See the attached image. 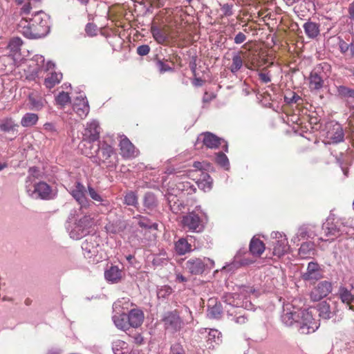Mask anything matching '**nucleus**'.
Wrapping results in <instances>:
<instances>
[{"label": "nucleus", "instance_id": "5701e85b", "mask_svg": "<svg viewBox=\"0 0 354 354\" xmlns=\"http://www.w3.org/2000/svg\"><path fill=\"white\" fill-rule=\"evenodd\" d=\"M120 153L124 158H131L133 156V144L125 136H121L120 140Z\"/></svg>", "mask_w": 354, "mask_h": 354}, {"label": "nucleus", "instance_id": "473e14b6", "mask_svg": "<svg viewBox=\"0 0 354 354\" xmlns=\"http://www.w3.org/2000/svg\"><path fill=\"white\" fill-rule=\"evenodd\" d=\"M191 245L187 242L186 239L181 238L175 243V250L178 254L183 255L191 251Z\"/></svg>", "mask_w": 354, "mask_h": 354}, {"label": "nucleus", "instance_id": "a211bd4d", "mask_svg": "<svg viewBox=\"0 0 354 354\" xmlns=\"http://www.w3.org/2000/svg\"><path fill=\"white\" fill-rule=\"evenodd\" d=\"M86 192L85 187L80 182L75 183V187L71 192L72 196L80 205L81 208H86L89 206V201L85 196Z\"/></svg>", "mask_w": 354, "mask_h": 354}, {"label": "nucleus", "instance_id": "052dcab7", "mask_svg": "<svg viewBox=\"0 0 354 354\" xmlns=\"http://www.w3.org/2000/svg\"><path fill=\"white\" fill-rule=\"evenodd\" d=\"M150 51V47L147 45H142L137 48V53L141 56L147 55Z\"/></svg>", "mask_w": 354, "mask_h": 354}, {"label": "nucleus", "instance_id": "393cba45", "mask_svg": "<svg viewBox=\"0 0 354 354\" xmlns=\"http://www.w3.org/2000/svg\"><path fill=\"white\" fill-rule=\"evenodd\" d=\"M222 300L226 305L233 308L242 306V298L239 293H225L222 297Z\"/></svg>", "mask_w": 354, "mask_h": 354}, {"label": "nucleus", "instance_id": "2eb2a0df", "mask_svg": "<svg viewBox=\"0 0 354 354\" xmlns=\"http://www.w3.org/2000/svg\"><path fill=\"white\" fill-rule=\"evenodd\" d=\"M100 129L98 122L93 120L88 123L83 132V140L89 144L97 141L100 138Z\"/></svg>", "mask_w": 354, "mask_h": 354}, {"label": "nucleus", "instance_id": "bb28decb", "mask_svg": "<svg viewBox=\"0 0 354 354\" xmlns=\"http://www.w3.org/2000/svg\"><path fill=\"white\" fill-rule=\"evenodd\" d=\"M338 295L342 301L346 304L349 306V309L354 310V294L345 287L341 286Z\"/></svg>", "mask_w": 354, "mask_h": 354}, {"label": "nucleus", "instance_id": "f3484780", "mask_svg": "<svg viewBox=\"0 0 354 354\" xmlns=\"http://www.w3.org/2000/svg\"><path fill=\"white\" fill-rule=\"evenodd\" d=\"M133 313V310H131L129 313V315L125 313H122L119 315H114L113 319L115 326L123 330L124 331L129 330V333H127L129 336H131V328L132 327V324L131 322L130 317Z\"/></svg>", "mask_w": 354, "mask_h": 354}, {"label": "nucleus", "instance_id": "6e6d98bb", "mask_svg": "<svg viewBox=\"0 0 354 354\" xmlns=\"http://www.w3.org/2000/svg\"><path fill=\"white\" fill-rule=\"evenodd\" d=\"M351 88L345 86H339L337 87L338 95L343 97H349Z\"/></svg>", "mask_w": 354, "mask_h": 354}, {"label": "nucleus", "instance_id": "20e7f679", "mask_svg": "<svg viewBox=\"0 0 354 354\" xmlns=\"http://www.w3.org/2000/svg\"><path fill=\"white\" fill-rule=\"evenodd\" d=\"M330 66L326 62L317 64L310 72L309 86L311 90L319 91L323 88L324 80L330 75Z\"/></svg>", "mask_w": 354, "mask_h": 354}, {"label": "nucleus", "instance_id": "f03ea898", "mask_svg": "<svg viewBox=\"0 0 354 354\" xmlns=\"http://www.w3.org/2000/svg\"><path fill=\"white\" fill-rule=\"evenodd\" d=\"M185 311L188 314V317L183 319L177 310L165 312L162 317L161 321L166 330L171 333L180 331L185 324L193 321L192 311L187 306H185Z\"/></svg>", "mask_w": 354, "mask_h": 354}, {"label": "nucleus", "instance_id": "e433bc0d", "mask_svg": "<svg viewBox=\"0 0 354 354\" xmlns=\"http://www.w3.org/2000/svg\"><path fill=\"white\" fill-rule=\"evenodd\" d=\"M243 59L239 53H234L232 56V63L230 67V71L235 74L243 66Z\"/></svg>", "mask_w": 354, "mask_h": 354}, {"label": "nucleus", "instance_id": "e2e57ef3", "mask_svg": "<svg viewBox=\"0 0 354 354\" xmlns=\"http://www.w3.org/2000/svg\"><path fill=\"white\" fill-rule=\"evenodd\" d=\"M160 255H162L163 257H160V256H156L153 259L152 262H153V265L160 266L161 263H163L164 261H167V257H165L166 256L165 253L161 254Z\"/></svg>", "mask_w": 354, "mask_h": 354}, {"label": "nucleus", "instance_id": "09e8293b", "mask_svg": "<svg viewBox=\"0 0 354 354\" xmlns=\"http://www.w3.org/2000/svg\"><path fill=\"white\" fill-rule=\"evenodd\" d=\"M170 354H185V351L180 343H175L171 346Z\"/></svg>", "mask_w": 354, "mask_h": 354}, {"label": "nucleus", "instance_id": "b1692460", "mask_svg": "<svg viewBox=\"0 0 354 354\" xmlns=\"http://www.w3.org/2000/svg\"><path fill=\"white\" fill-rule=\"evenodd\" d=\"M73 109L81 118L86 117L89 112L88 102L83 98H77L73 105Z\"/></svg>", "mask_w": 354, "mask_h": 354}, {"label": "nucleus", "instance_id": "4c0bfd02", "mask_svg": "<svg viewBox=\"0 0 354 354\" xmlns=\"http://www.w3.org/2000/svg\"><path fill=\"white\" fill-rule=\"evenodd\" d=\"M62 74L53 73L50 74L49 77L45 79L44 84L47 88H51L53 86H55L57 84L59 83Z\"/></svg>", "mask_w": 354, "mask_h": 354}, {"label": "nucleus", "instance_id": "c9c22d12", "mask_svg": "<svg viewBox=\"0 0 354 354\" xmlns=\"http://www.w3.org/2000/svg\"><path fill=\"white\" fill-rule=\"evenodd\" d=\"M38 115L35 113H27L21 119V124L23 127H31L37 123Z\"/></svg>", "mask_w": 354, "mask_h": 354}, {"label": "nucleus", "instance_id": "cd10ccee", "mask_svg": "<svg viewBox=\"0 0 354 354\" xmlns=\"http://www.w3.org/2000/svg\"><path fill=\"white\" fill-rule=\"evenodd\" d=\"M265 245L259 239L253 237L250 243V253L257 257H259L265 250Z\"/></svg>", "mask_w": 354, "mask_h": 354}, {"label": "nucleus", "instance_id": "6e6552de", "mask_svg": "<svg viewBox=\"0 0 354 354\" xmlns=\"http://www.w3.org/2000/svg\"><path fill=\"white\" fill-rule=\"evenodd\" d=\"M94 221L89 215H85L75 224V228L70 232V236L74 239H80L87 234L88 230L93 225Z\"/></svg>", "mask_w": 354, "mask_h": 354}, {"label": "nucleus", "instance_id": "338daca9", "mask_svg": "<svg viewBox=\"0 0 354 354\" xmlns=\"http://www.w3.org/2000/svg\"><path fill=\"white\" fill-rule=\"evenodd\" d=\"M247 319H248L245 315H239L237 317L234 316L232 318V320H234L236 323L239 324H245L246 322Z\"/></svg>", "mask_w": 354, "mask_h": 354}, {"label": "nucleus", "instance_id": "4be33fe9", "mask_svg": "<svg viewBox=\"0 0 354 354\" xmlns=\"http://www.w3.org/2000/svg\"><path fill=\"white\" fill-rule=\"evenodd\" d=\"M203 138V145L209 149H217L223 140L211 132H205L200 136Z\"/></svg>", "mask_w": 354, "mask_h": 354}, {"label": "nucleus", "instance_id": "9b49d317", "mask_svg": "<svg viewBox=\"0 0 354 354\" xmlns=\"http://www.w3.org/2000/svg\"><path fill=\"white\" fill-rule=\"evenodd\" d=\"M30 196L36 198H39L44 200H49L53 198V193L51 187L45 182L35 183L34 189L28 190Z\"/></svg>", "mask_w": 354, "mask_h": 354}, {"label": "nucleus", "instance_id": "72a5a7b5", "mask_svg": "<svg viewBox=\"0 0 354 354\" xmlns=\"http://www.w3.org/2000/svg\"><path fill=\"white\" fill-rule=\"evenodd\" d=\"M301 258L306 259L314 254V245L311 242L304 243L299 250Z\"/></svg>", "mask_w": 354, "mask_h": 354}, {"label": "nucleus", "instance_id": "3c124183", "mask_svg": "<svg viewBox=\"0 0 354 354\" xmlns=\"http://www.w3.org/2000/svg\"><path fill=\"white\" fill-rule=\"evenodd\" d=\"M156 66L160 73L173 71V68L171 66H169L168 64H165L164 62L160 59L157 61Z\"/></svg>", "mask_w": 354, "mask_h": 354}, {"label": "nucleus", "instance_id": "6ab92c4d", "mask_svg": "<svg viewBox=\"0 0 354 354\" xmlns=\"http://www.w3.org/2000/svg\"><path fill=\"white\" fill-rule=\"evenodd\" d=\"M344 131L339 124H333L326 133V138L330 143H339L344 140Z\"/></svg>", "mask_w": 354, "mask_h": 354}, {"label": "nucleus", "instance_id": "c85d7f7f", "mask_svg": "<svg viewBox=\"0 0 354 354\" xmlns=\"http://www.w3.org/2000/svg\"><path fill=\"white\" fill-rule=\"evenodd\" d=\"M105 279L113 283L118 282L122 277V270L117 266H112L104 272Z\"/></svg>", "mask_w": 354, "mask_h": 354}, {"label": "nucleus", "instance_id": "603ef678", "mask_svg": "<svg viewBox=\"0 0 354 354\" xmlns=\"http://www.w3.org/2000/svg\"><path fill=\"white\" fill-rule=\"evenodd\" d=\"M97 26L94 24L88 23L86 26L85 31L88 36L93 37L97 34Z\"/></svg>", "mask_w": 354, "mask_h": 354}, {"label": "nucleus", "instance_id": "7c9ffc66", "mask_svg": "<svg viewBox=\"0 0 354 354\" xmlns=\"http://www.w3.org/2000/svg\"><path fill=\"white\" fill-rule=\"evenodd\" d=\"M23 41L20 37H15L10 39L8 44V49L10 50L9 56L14 57L16 54L19 53Z\"/></svg>", "mask_w": 354, "mask_h": 354}, {"label": "nucleus", "instance_id": "f8f14e48", "mask_svg": "<svg viewBox=\"0 0 354 354\" xmlns=\"http://www.w3.org/2000/svg\"><path fill=\"white\" fill-rule=\"evenodd\" d=\"M332 291V284L327 281L319 282L310 292V297L313 301H317L326 297Z\"/></svg>", "mask_w": 354, "mask_h": 354}, {"label": "nucleus", "instance_id": "a878e982", "mask_svg": "<svg viewBox=\"0 0 354 354\" xmlns=\"http://www.w3.org/2000/svg\"><path fill=\"white\" fill-rule=\"evenodd\" d=\"M313 310H316L319 317L324 319H329L333 315L330 304L326 301L319 303L316 308H313Z\"/></svg>", "mask_w": 354, "mask_h": 354}, {"label": "nucleus", "instance_id": "c756f323", "mask_svg": "<svg viewBox=\"0 0 354 354\" xmlns=\"http://www.w3.org/2000/svg\"><path fill=\"white\" fill-rule=\"evenodd\" d=\"M303 28L306 35L310 39L315 38L319 34V26L315 22L308 21L304 24Z\"/></svg>", "mask_w": 354, "mask_h": 354}, {"label": "nucleus", "instance_id": "2f4dec72", "mask_svg": "<svg viewBox=\"0 0 354 354\" xmlns=\"http://www.w3.org/2000/svg\"><path fill=\"white\" fill-rule=\"evenodd\" d=\"M167 202L170 210L174 214H178L184 207L183 203L179 202L176 196L175 195L168 194Z\"/></svg>", "mask_w": 354, "mask_h": 354}, {"label": "nucleus", "instance_id": "a18cd8bd", "mask_svg": "<svg viewBox=\"0 0 354 354\" xmlns=\"http://www.w3.org/2000/svg\"><path fill=\"white\" fill-rule=\"evenodd\" d=\"M216 162L223 167L228 169L229 167V160L226 155L223 152H219L216 154Z\"/></svg>", "mask_w": 354, "mask_h": 354}, {"label": "nucleus", "instance_id": "5fc2aeb1", "mask_svg": "<svg viewBox=\"0 0 354 354\" xmlns=\"http://www.w3.org/2000/svg\"><path fill=\"white\" fill-rule=\"evenodd\" d=\"M351 88L345 86H339L337 87L338 95L343 97H349Z\"/></svg>", "mask_w": 354, "mask_h": 354}, {"label": "nucleus", "instance_id": "69168bd1", "mask_svg": "<svg viewBox=\"0 0 354 354\" xmlns=\"http://www.w3.org/2000/svg\"><path fill=\"white\" fill-rule=\"evenodd\" d=\"M259 77L261 81L263 83L267 84L271 81V78L268 73L261 72L259 73Z\"/></svg>", "mask_w": 354, "mask_h": 354}, {"label": "nucleus", "instance_id": "bf43d9fd", "mask_svg": "<svg viewBox=\"0 0 354 354\" xmlns=\"http://www.w3.org/2000/svg\"><path fill=\"white\" fill-rule=\"evenodd\" d=\"M291 97L285 96L284 100L288 104H292V103H297L299 100H301V97L297 95L295 93H291Z\"/></svg>", "mask_w": 354, "mask_h": 354}, {"label": "nucleus", "instance_id": "1a4fd4ad", "mask_svg": "<svg viewBox=\"0 0 354 354\" xmlns=\"http://www.w3.org/2000/svg\"><path fill=\"white\" fill-rule=\"evenodd\" d=\"M301 309L291 305H286L281 315V321L287 326H295L298 328L299 313Z\"/></svg>", "mask_w": 354, "mask_h": 354}, {"label": "nucleus", "instance_id": "39448f33", "mask_svg": "<svg viewBox=\"0 0 354 354\" xmlns=\"http://www.w3.org/2000/svg\"><path fill=\"white\" fill-rule=\"evenodd\" d=\"M313 308L300 310L297 330L301 334H310L314 333L319 327V320L313 316Z\"/></svg>", "mask_w": 354, "mask_h": 354}, {"label": "nucleus", "instance_id": "79ce46f5", "mask_svg": "<svg viewBox=\"0 0 354 354\" xmlns=\"http://www.w3.org/2000/svg\"><path fill=\"white\" fill-rule=\"evenodd\" d=\"M29 101L32 105V108L36 110L41 109L44 106V100L41 97L30 95Z\"/></svg>", "mask_w": 354, "mask_h": 354}, {"label": "nucleus", "instance_id": "8fccbe9b", "mask_svg": "<svg viewBox=\"0 0 354 354\" xmlns=\"http://www.w3.org/2000/svg\"><path fill=\"white\" fill-rule=\"evenodd\" d=\"M172 292V289L169 286H163L158 291V297L159 298H165L169 296Z\"/></svg>", "mask_w": 354, "mask_h": 354}, {"label": "nucleus", "instance_id": "ddd939ff", "mask_svg": "<svg viewBox=\"0 0 354 354\" xmlns=\"http://www.w3.org/2000/svg\"><path fill=\"white\" fill-rule=\"evenodd\" d=\"M271 236L276 240L273 242V254L278 257L284 255L288 250L287 239L278 232H272Z\"/></svg>", "mask_w": 354, "mask_h": 354}, {"label": "nucleus", "instance_id": "37998d69", "mask_svg": "<svg viewBox=\"0 0 354 354\" xmlns=\"http://www.w3.org/2000/svg\"><path fill=\"white\" fill-rule=\"evenodd\" d=\"M145 319L144 313L140 309L134 308V328L140 326Z\"/></svg>", "mask_w": 354, "mask_h": 354}, {"label": "nucleus", "instance_id": "0e129e2a", "mask_svg": "<svg viewBox=\"0 0 354 354\" xmlns=\"http://www.w3.org/2000/svg\"><path fill=\"white\" fill-rule=\"evenodd\" d=\"M246 40V36L241 32H239L234 37V43L236 44H241Z\"/></svg>", "mask_w": 354, "mask_h": 354}, {"label": "nucleus", "instance_id": "4d7b16f0", "mask_svg": "<svg viewBox=\"0 0 354 354\" xmlns=\"http://www.w3.org/2000/svg\"><path fill=\"white\" fill-rule=\"evenodd\" d=\"M88 192L91 198L94 201H96L97 202H100L102 201L100 194H97V192L94 189V188H93L90 185L88 186Z\"/></svg>", "mask_w": 354, "mask_h": 354}, {"label": "nucleus", "instance_id": "7ed1b4c3", "mask_svg": "<svg viewBox=\"0 0 354 354\" xmlns=\"http://www.w3.org/2000/svg\"><path fill=\"white\" fill-rule=\"evenodd\" d=\"M322 230L326 236L327 240L333 241L335 239L343 234H353L354 227L349 220L345 218L337 220V221H330L328 219L322 225Z\"/></svg>", "mask_w": 354, "mask_h": 354}, {"label": "nucleus", "instance_id": "de8ad7c7", "mask_svg": "<svg viewBox=\"0 0 354 354\" xmlns=\"http://www.w3.org/2000/svg\"><path fill=\"white\" fill-rule=\"evenodd\" d=\"M237 257H235V260L231 264L227 265L223 268V269L227 270V271H232L233 268H237L240 266L248 265L250 263L249 261L246 260L238 261Z\"/></svg>", "mask_w": 354, "mask_h": 354}, {"label": "nucleus", "instance_id": "4468645a", "mask_svg": "<svg viewBox=\"0 0 354 354\" xmlns=\"http://www.w3.org/2000/svg\"><path fill=\"white\" fill-rule=\"evenodd\" d=\"M98 238L94 235L88 236L82 243L84 255L88 259L97 256L98 253Z\"/></svg>", "mask_w": 354, "mask_h": 354}, {"label": "nucleus", "instance_id": "aec40b11", "mask_svg": "<svg viewBox=\"0 0 354 354\" xmlns=\"http://www.w3.org/2000/svg\"><path fill=\"white\" fill-rule=\"evenodd\" d=\"M151 32L153 39L158 44H163L169 39V33L165 26L160 27L156 24H152L151 27Z\"/></svg>", "mask_w": 354, "mask_h": 354}, {"label": "nucleus", "instance_id": "864d4df0", "mask_svg": "<svg viewBox=\"0 0 354 354\" xmlns=\"http://www.w3.org/2000/svg\"><path fill=\"white\" fill-rule=\"evenodd\" d=\"M221 10L223 12V15L224 16L230 17L233 15L232 4L225 3L221 6Z\"/></svg>", "mask_w": 354, "mask_h": 354}, {"label": "nucleus", "instance_id": "f257e3e1", "mask_svg": "<svg viewBox=\"0 0 354 354\" xmlns=\"http://www.w3.org/2000/svg\"><path fill=\"white\" fill-rule=\"evenodd\" d=\"M20 32L28 39H39L49 32V17L43 11L36 12L32 18H23L19 24Z\"/></svg>", "mask_w": 354, "mask_h": 354}, {"label": "nucleus", "instance_id": "a19ab883", "mask_svg": "<svg viewBox=\"0 0 354 354\" xmlns=\"http://www.w3.org/2000/svg\"><path fill=\"white\" fill-rule=\"evenodd\" d=\"M16 125L11 118H6L0 122V129L3 131H10L14 129Z\"/></svg>", "mask_w": 354, "mask_h": 354}, {"label": "nucleus", "instance_id": "13d9d810", "mask_svg": "<svg viewBox=\"0 0 354 354\" xmlns=\"http://www.w3.org/2000/svg\"><path fill=\"white\" fill-rule=\"evenodd\" d=\"M221 333L216 329H211L208 334L209 340L213 339L214 342L219 340Z\"/></svg>", "mask_w": 354, "mask_h": 354}, {"label": "nucleus", "instance_id": "c03bdc74", "mask_svg": "<svg viewBox=\"0 0 354 354\" xmlns=\"http://www.w3.org/2000/svg\"><path fill=\"white\" fill-rule=\"evenodd\" d=\"M200 180V184L203 185V189L207 188L208 189H210L212 188L213 180L211 176L207 173L203 172L201 174Z\"/></svg>", "mask_w": 354, "mask_h": 354}, {"label": "nucleus", "instance_id": "f704fd0d", "mask_svg": "<svg viewBox=\"0 0 354 354\" xmlns=\"http://www.w3.org/2000/svg\"><path fill=\"white\" fill-rule=\"evenodd\" d=\"M176 187L179 192L182 193L185 192L187 194H192L196 191V188L194 185L188 181L178 182L176 183Z\"/></svg>", "mask_w": 354, "mask_h": 354}, {"label": "nucleus", "instance_id": "49530a36", "mask_svg": "<svg viewBox=\"0 0 354 354\" xmlns=\"http://www.w3.org/2000/svg\"><path fill=\"white\" fill-rule=\"evenodd\" d=\"M56 102L61 106H64L70 102V96L68 93L61 92L56 97Z\"/></svg>", "mask_w": 354, "mask_h": 354}, {"label": "nucleus", "instance_id": "9d476101", "mask_svg": "<svg viewBox=\"0 0 354 354\" xmlns=\"http://www.w3.org/2000/svg\"><path fill=\"white\" fill-rule=\"evenodd\" d=\"M113 153V148L106 143H103L101 146L99 144L96 145L93 151H91L87 156H95L96 158L100 163H111V158Z\"/></svg>", "mask_w": 354, "mask_h": 354}, {"label": "nucleus", "instance_id": "dca6fc26", "mask_svg": "<svg viewBox=\"0 0 354 354\" xmlns=\"http://www.w3.org/2000/svg\"><path fill=\"white\" fill-rule=\"evenodd\" d=\"M182 223L185 227L196 232H200L203 226L201 218L194 212H190L183 217Z\"/></svg>", "mask_w": 354, "mask_h": 354}, {"label": "nucleus", "instance_id": "ea45409f", "mask_svg": "<svg viewBox=\"0 0 354 354\" xmlns=\"http://www.w3.org/2000/svg\"><path fill=\"white\" fill-rule=\"evenodd\" d=\"M222 313V306L221 304H215L207 310V315L212 319H218Z\"/></svg>", "mask_w": 354, "mask_h": 354}, {"label": "nucleus", "instance_id": "423d86ee", "mask_svg": "<svg viewBox=\"0 0 354 354\" xmlns=\"http://www.w3.org/2000/svg\"><path fill=\"white\" fill-rule=\"evenodd\" d=\"M135 223L142 228V232L144 231V239L148 242L147 244L150 245L154 243L157 237L158 223L140 216H134Z\"/></svg>", "mask_w": 354, "mask_h": 354}, {"label": "nucleus", "instance_id": "58836bf2", "mask_svg": "<svg viewBox=\"0 0 354 354\" xmlns=\"http://www.w3.org/2000/svg\"><path fill=\"white\" fill-rule=\"evenodd\" d=\"M144 205L149 209H153L157 205V200L154 194L147 192L144 196Z\"/></svg>", "mask_w": 354, "mask_h": 354}, {"label": "nucleus", "instance_id": "774afa93", "mask_svg": "<svg viewBox=\"0 0 354 354\" xmlns=\"http://www.w3.org/2000/svg\"><path fill=\"white\" fill-rule=\"evenodd\" d=\"M32 7H31V4L30 2H28L26 3H25L22 8H21V14L22 15H28L30 12V10H31Z\"/></svg>", "mask_w": 354, "mask_h": 354}, {"label": "nucleus", "instance_id": "412c9836", "mask_svg": "<svg viewBox=\"0 0 354 354\" xmlns=\"http://www.w3.org/2000/svg\"><path fill=\"white\" fill-rule=\"evenodd\" d=\"M321 277L319 266L313 261L308 263L306 272L302 274V278L305 281L318 280Z\"/></svg>", "mask_w": 354, "mask_h": 354}, {"label": "nucleus", "instance_id": "0eeeda50", "mask_svg": "<svg viewBox=\"0 0 354 354\" xmlns=\"http://www.w3.org/2000/svg\"><path fill=\"white\" fill-rule=\"evenodd\" d=\"M214 262L209 258H191L184 266V268L193 275L201 274L207 268L214 267Z\"/></svg>", "mask_w": 354, "mask_h": 354}, {"label": "nucleus", "instance_id": "680f3d73", "mask_svg": "<svg viewBox=\"0 0 354 354\" xmlns=\"http://www.w3.org/2000/svg\"><path fill=\"white\" fill-rule=\"evenodd\" d=\"M337 39H338V45H339L340 51L342 53H345L346 52H347L348 50L349 45L346 42H345L342 39H341L340 37H338Z\"/></svg>", "mask_w": 354, "mask_h": 354}]
</instances>
